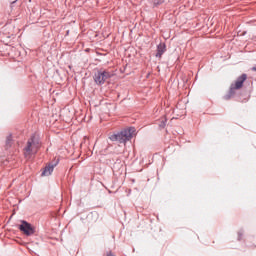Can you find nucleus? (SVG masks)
Wrapping results in <instances>:
<instances>
[{"instance_id": "obj_5", "label": "nucleus", "mask_w": 256, "mask_h": 256, "mask_svg": "<svg viewBox=\"0 0 256 256\" xmlns=\"http://www.w3.org/2000/svg\"><path fill=\"white\" fill-rule=\"evenodd\" d=\"M18 229L27 237H31V235L35 234V228L33 227V225H31V223L25 220L21 221V224L18 226Z\"/></svg>"}, {"instance_id": "obj_2", "label": "nucleus", "mask_w": 256, "mask_h": 256, "mask_svg": "<svg viewBox=\"0 0 256 256\" xmlns=\"http://www.w3.org/2000/svg\"><path fill=\"white\" fill-rule=\"evenodd\" d=\"M245 81H247V74H242L240 77L237 78L235 83H232L230 85V90H229L228 94H226L224 96V99L226 101H229V99H231L232 97H235V91H237V89H241V87H243V83H245Z\"/></svg>"}, {"instance_id": "obj_11", "label": "nucleus", "mask_w": 256, "mask_h": 256, "mask_svg": "<svg viewBox=\"0 0 256 256\" xmlns=\"http://www.w3.org/2000/svg\"><path fill=\"white\" fill-rule=\"evenodd\" d=\"M243 236V232H238V240L241 241V237Z\"/></svg>"}, {"instance_id": "obj_10", "label": "nucleus", "mask_w": 256, "mask_h": 256, "mask_svg": "<svg viewBox=\"0 0 256 256\" xmlns=\"http://www.w3.org/2000/svg\"><path fill=\"white\" fill-rule=\"evenodd\" d=\"M11 143V136H9L6 140V145H9Z\"/></svg>"}, {"instance_id": "obj_8", "label": "nucleus", "mask_w": 256, "mask_h": 256, "mask_svg": "<svg viewBox=\"0 0 256 256\" xmlns=\"http://www.w3.org/2000/svg\"><path fill=\"white\" fill-rule=\"evenodd\" d=\"M166 123H167V120H166V119H165V120H162L161 123L159 124V127H160L161 129H164Z\"/></svg>"}, {"instance_id": "obj_4", "label": "nucleus", "mask_w": 256, "mask_h": 256, "mask_svg": "<svg viewBox=\"0 0 256 256\" xmlns=\"http://www.w3.org/2000/svg\"><path fill=\"white\" fill-rule=\"evenodd\" d=\"M112 77H113V73L107 70H100L95 73L94 81L96 85H105V81H107V79H111Z\"/></svg>"}, {"instance_id": "obj_12", "label": "nucleus", "mask_w": 256, "mask_h": 256, "mask_svg": "<svg viewBox=\"0 0 256 256\" xmlns=\"http://www.w3.org/2000/svg\"><path fill=\"white\" fill-rule=\"evenodd\" d=\"M252 71H256V65L252 67Z\"/></svg>"}, {"instance_id": "obj_6", "label": "nucleus", "mask_w": 256, "mask_h": 256, "mask_svg": "<svg viewBox=\"0 0 256 256\" xmlns=\"http://www.w3.org/2000/svg\"><path fill=\"white\" fill-rule=\"evenodd\" d=\"M57 165H59V160H56L53 164H48L42 172V177H49Z\"/></svg>"}, {"instance_id": "obj_7", "label": "nucleus", "mask_w": 256, "mask_h": 256, "mask_svg": "<svg viewBox=\"0 0 256 256\" xmlns=\"http://www.w3.org/2000/svg\"><path fill=\"white\" fill-rule=\"evenodd\" d=\"M165 51H167V47L165 46V43H160L157 46V53H156V57L161 58L163 56V53H165Z\"/></svg>"}, {"instance_id": "obj_1", "label": "nucleus", "mask_w": 256, "mask_h": 256, "mask_svg": "<svg viewBox=\"0 0 256 256\" xmlns=\"http://www.w3.org/2000/svg\"><path fill=\"white\" fill-rule=\"evenodd\" d=\"M135 133V127L127 128L116 134L109 136L110 141H117L118 143H127L133 139V134Z\"/></svg>"}, {"instance_id": "obj_3", "label": "nucleus", "mask_w": 256, "mask_h": 256, "mask_svg": "<svg viewBox=\"0 0 256 256\" xmlns=\"http://www.w3.org/2000/svg\"><path fill=\"white\" fill-rule=\"evenodd\" d=\"M39 151V140L37 137L32 136L28 142L26 147L24 148L25 157H31V155H35Z\"/></svg>"}, {"instance_id": "obj_9", "label": "nucleus", "mask_w": 256, "mask_h": 256, "mask_svg": "<svg viewBox=\"0 0 256 256\" xmlns=\"http://www.w3.org/2000/svg\"><path fill=\"white\" fill-rule=\"evenodd\" d=\"M161 3H165V0H154V5H161Z\"/></svg>"}]
</instances>
